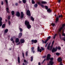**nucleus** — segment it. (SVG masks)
<instances>
[{"mask_svg":"<svg viewBox=\"0 0 65 65\" xmlns=\"http://www.w3.org/2000/svg\"><path fill=\"white\" fill-rule=\"evenodd\" d=\"M41 5L42 7L43 8L44 7V5Z\"/></svg>","mask_w":65,"mask_h":65,"instance_id":"obj_38","label":"nucleus"},{"mask_svg":"<svg viewBox=\"0 0 65 65\" xmlns=\"http://www.w3.org/2000/svg\"><path fill=\"white\" fill-rule=\"evenodd\" d=\"M51 38V36H49L47 39L45 40V41L44 42V43H46V42H47Z\"/></svg>","mask_w":65,"mask_h":65,"instance_id":"obj_8","label":"nucleus"},{"mask_svg":"<svg viewBox=\"0 0 65 65\" xmlns=\"http://www.w3.org/2000/svg\"><path fill=\"white\" fill-rule=\"evenodd\" d=\"M58 20H59V18H58V17H57L56 19V23H57V21H58Z\"/></svg>","mask_w":65,"mask_h":65,"instance_id":"obj_25","label":"nucleus"},{"mask_svg":"<svg viewBox=\"0 0 65 65\" xmlns=\"http://www.w3.org/2000/svg\"><path fill=\"white\" fill-rule=\"evenodd\" d=\"M47 11L48 12H50V13L51 12V10L50 9H48L47 10Z\"/></svg>","mask_w":65,"mask_h":65,"instance_id":"obj_22","label":"nucleus"},{"mask_svg":"<svg viewBox=\"0 0 65 65\" xmlns=\"http://www.w3.org/2000/svg\"><path fill=\"white\" fill-rule=\"evenodd\" d=\"M1 4L2 5H3V2H2Z\"/></svg>","mask_w":65,"mask_h":65,"instance_id":"obj_50","label":"nucleus"},{"mask_svg":"<svg viewBox=\"0 0 65 65\" xmlns=\"http://www.w3.org/2000/svg\"><path fill=\"white\" fill-rule=\"evenodd\" d=\"M10 16H8V20H10Z\"/></svg>","mask_w":65,"mask_h":65,"instance_id":"obj_41","label":"nucleus"},{"mask_svg":"<svg viewBox=\"0 0 65 65\" xmlns=\"http://www.w3.org/2000/svg\"><path fill=\"white\" fill-rule=\"evenodd\" d=\"M42 41L43 42V43H44V41L43 40H42Z\"/></svg>","mask_w":65,"mask_h":65,"instance_id":"obj_58","label":"nucleus"},{"mask_svg":"<svg viewBox=\"0 0 65 65\" xmlns=\"http://www.w3.org/2000/svg\"><path fill=\"white\" fill-rule=\"evenodd\" d=\"M24 62H25V63H26V60H24Z\"/></svg>","mask_w":65,"mask_h":65,"instance_id":"obj_53","label":"nucleus"},{"mask_svg":"<svg viewBox=\"0 0 65 65\" xmlns=\"http://www.w3.org/2000/svg\"><path fill=\"white\" fill-rule=\"evenodd\" d=\"M31 20L32 21H34V18H33L32 17H31Z\"/></svg>","mask_w":65,"mask_h":65,"instance_id":"obj_29","label":"nucleus"},{"mask_svg":"<svg viewBox=\"0 0 65 65\" xmlns=\"http://www.w3.org/2000/svg\"><path fill=\"white\" fill-rule=\"evenodd\" d=\"M5 21L6 22H7V19L5 20Z\"/></svg>","mask_w":65,"mask_h":65,"instance_id":"obj_61","label":"nucleus"},{"mask_svg":"<svg viewBox=\"0 0 65 65\" xmlns=\"http://www.w3.org/2000/svg\"><path fill=\"white\" fill-rule=\"evenodd\" d=\"M9 50H11V48H10L9 49Z\"/></svg>","mask_w":65,"mask_h":65,"instance_id":"obj_63","label":"nucleus"},{"mask_svg":"<svg viewBox=\"0 0 65 65\" xmlns=\"http://www.w3.org/2000/svg\"><path fill=\"white\" fill-rule=\"evenodd\" d=\"M54 42L55 41H53L52 42V45L50 46V45H51V43H49L47 46V49H48V50H50V51H51V50H52V48H53V45H54Z\"/></svg>","mask_w":65,"mask_h":65,"instance_id":"obj_1","label":"nucleus"},{"mask_svg":"<svg viewBox=\"0 0 65 65\" xmlns=\"http://www.w3.org/2000/svg\"><path fill=\"white\" fill-rule=\"evenodd\" d=\"M41 64L40 63V62H39L38 63V65H41Z\"/></svg>","mask_w":65,"mask_h":65,"instance_id":"obj_55","label":"nucleus"},{"mask_svg":"<svg viewBox=\"0 0 65 65\" xmlns=\"http://www.w3.org/2000/svg\"><path fill=\"white\" fill-rule=\"evenodd\" d=\"M12 41V43H14V41L13 40Z\"/></svg>","mask_w":65,"mask_h":65,"instance_id":"obj_52","label":"nucleus"},{"mask_svg":"<svg viewBox=\"0 0 65 65\" xmlns=\"http://www.w3.org/2000/svg\"><path fill=\"white\" fill-rule=\"evenodd\" d=\"M57 50V47H56L55 48H53L52 50V52H56Z\"/></svg>","mask_w":65,"mask_h":65,"instance_id":"obj_6","label":"nucleus"},{"mask_svg":"<svg viewBox=\"0 0 65 65\" xmlns=\"http://www.w3.org/2000/svg\"><path fill=\"white\" fill-rule=\"evenodd\" d=\"M24 14L23 12H21V18H23L24 17Z\"/></svg>","mask_w":65,"mask_h":65,"instance_id":"obj_11","label":"nucleus"},{"mask_svg":"<svg viewBox=\"0 0 65 65\" xmlns=\"http://www.w3.org/2000/svg\"><path fill=\"white\" fill-rule=\"evenodd\" d=\"M41 3L42 4H45V3H46V2L43 1V2H41Z\"/></svg>","mask_w":65,"mask_h":65,"instance_id":"obj_23","label":"nucleus"},{"mask_svg":"<svg viewBox=\"0 0 65 65\" xmlns=\"http://www.w3.org/2000/svg\"><path fill=\"white\" fill-rule=\"evenodd\" d=\"M31 41L32 42H34L35 43H36V42H37V40H31Z\"/></svg>","mask_w":65,"mask_h":65,"instance_id":"obj_14","label":"nucleus"},{"mask_svg":"<svg viewBox=\"0 0 65 65\" xmlns=\"http://www.w3.org/2000/svg\"><path fill=\"white\" fill-rule=\"evenodd\" d=\"M46 57V56H44V57H43V58H45Z\"/></svg>","mask_w":65,"mask_h":65,"instance_id":"obj_62","label":"nucleus"},{"mask_svg":"<svg viewBox=\"0 0 65 65\" xmlns=\"http://www.w3.org/2000/svg\"><path fill=\"white\" fill-rule=\"evenodd\" d=\"M32 4H34L35 3V2L33 0H32Z\"/></svg>","mask_w":65,"mask_h":65,"instance_id":"obj_34","label":"nucleus"},{"mask_svg":"<svg viewBox=\"0 0 65 65\" xmlns=\"http://www.w3.org/2000/svg\"><path fill=\"white\" fill-rule=\"evenodd\" d=\"M61 2V0H58V3H60Z\"/></svg>","mask_w":65,"mask_h":65,"instance_id":"obj_54","label":"nucleus"},{"mask_svg":"<svg viewBox=\"0 0 65 65\" xmlns=\"http://www.w3.org/2000/svg\"><path fill=\"white\" fill-rule=\"evenodd\" d=\"M5 1L6 3V5L8 4V0H5Z\"/></svg>","mask_w":65,"mask_h":65,"instance_id":"obj_28","label":"nucleus"},{"mask_svg":"<svg viewBox=\"0 0 65 65\" xmlns=\"http://www.w3.org/2000/svg\"><path fill=\"white\" fill-rule=\"evenodd\" d=\"M31 61L32 62L33 61V57L32 56L31 57Z\"/></svg>","mask_w":65,"mask_h":65,"instance_id":"obj_26","label":"nucleus"},{"mask_svg":"<svg viewBox=\"0 0 65 65\" xmlns=\"http://www.w3.org/2000/svg\"><path fill=\"white\" fill-rule=\"evenodd\" d=\"M8 29H7L5 30V33H7V32H8Z\"/></svg>","mask_w":65,"mask_h":65,"instance_id":"obj_33","label":"nucleus"},{"mask_svg":"<svg viewBox=\"0 0 65 65\" xmlns=\"http://www.w3.org/2000/svg\"><path fill=\"white\" fill-rule=\"evenodd\" d=\"M51 25H52V26H55V24L54 23H52Z\"/></svg>","mask_w":65,"mask_h":65,"instance_id":"obj_47","label":"nucleus"},{"mask_svg":"<svg viewBox=\"0 0 65 65\" xmlns=\"http://www.w3.org/2000/svg\"><path fill=\"white\" fill-rule=\"evenodd\" d=\"M6 11L8 13H10V12L9 11V8H6Z\"/></svg>","mask_w":65,"mask_h":65,"instance_id":"obj_17","label":"nucleus"},{"mask_svg":"<svg viewBox=\"0 0 65 65\" xmlns=\"http://www.w3.org/2000/svg\"><path fill=\"white\" fill-rule=\"evenodd\" d=\"M15 5H16V6L18 5V3H16L15 4Z\"/></svg>","mask_w":65,"mask_h":65,"instance_id":"obj_51","label":"nucleus"},{"mask_svg":"<svg viewBox=\"0 0 65 65\" xmlns=\"http://www.w3.org/2000/svg\"><path fill=\"white\" fill-rule=\"evenodd\" d=\"M22 54L23 57V58H24V53H22Z\"/></svg>","mask_w":65,"mask_h":65,"instance_id":"obj_46","label":"nucleus"},{"mask_svg":"<svg viewBox=\"0 0 65 65\" xmlns=\"http://www.w3.org/2000/svg\"><path fill=\"white\" fill-rule=\"evenodd\" d=\"M19 29L20 30V32H22V31H23V29L22 28H20Z\"/></svg>","mask_w":65,"mask_h":65,"instance_id":"obj_35","label":"nucleus"},{"mask_svg":"<svg viewBox=\"0 0 65 65\" xmlns=\"http://www.w3.org/2000/svg\"><path fill=\"white\" fill-rule=\"evenodd\" d=\"M22 36V33L20 32L19 34V35L18 36L19 38H20Z\"/></svg>","mask_w":65,"mask_h":65,"instance_id":"obj_15","label":"nucleus"},{"mask_svg":"<svg viewBox=\"0 0 65 65\" xmlns=\"http://www.w3.org/2000/svg\"><path fill=\"white\" fill-rule=\"evenodd\" d=\"M16 15L17 17H19L20 16V13L19 12H17L16 14Z\"/></svg>","mask_w":65,"mask_h":65,"instance_id":"obj_12","label":"nucleus"},{"mask_svg":"<svg viewBox=\"0 0 65 65\" xmlns=\"http://www.w3.org/2000/svg\"><path fill=\"white\" fill-rule=\"evenodd\" d=\"M60 17H61V18H62V15H59L58 17L59 18Z\"/></svg>","mask_w":65,"mask_h":65,"instance_id":"obj_40","label":"nucleus"},{"mask_svg":"<svg viewBox=\"0 0 65 65\" xmlns=\"http://www.w3.org/2000/svg\"><path fill=\"white\" fill-rule=\"evenodd\" d=\"M57 34H55V35H54L53 38V39H55L56 38V37L57 36Z\"/></svg>","mask_w":65,"mask_h":65,"instance_id":"obj_20","label":"nucleus"},{"mask_svg":"<svg viewBox=\"0 0 65 65\" xmlns=\"http://www.w3.org/2000/svg\"><path fill=\"white\" fill-rule=\"evenodd\" d=\"M5 24H3L2 26V28H5Z\"/></svg>","mask_w":65,"mask_h":65,"instance_id":"obj_19","label":"nucleus"},{"mask_svg":"<svg viewBox=\"0 0 65 65\" xmlns=\"http://www.w3.org/2000/svg\"><path fill=\"white\" fill-rule=\"evenodd\" d=\"M32 52H33V53H35V51H33Z\"/></svg>","mask_w":65,"mask_h":65,"instance_id":"obj_59","label":"nucleus"},{"mask_svg":"<svg viewBox=\"0 0 65 65\" xmlns=\"http://www.w3.org/2000/svg\"><path fill=\"white\" fill-rule=\"evenodd\" d=\"M50 57H51V55H50V54H48L47 55L46 59L47 60H48L50 59Z\"/></svg>","mask_w":65,"mask_h":65,"instance_id":"obj_7","label":"nucleus"},{"mask_svg":"<svg viewBox=\"0 0 65 65\" xmlns=\"http://www.w3.org/2000/svg\"><path fill=\"white\" fill-rule=\"evenodd\" d=\"M64 32V31H62V35L63 36H65V34L63 32Z\"/></svg>","mask_w":65,"mask_h":65,"instance_id":"obj_31","label":"nucleus"},{"mask_svg":"<svg viewBox=\"0 0 65 65\" xmlns=\"http://www.w3.org/2000/svg\"><path fill=\"white\" fill-rule=\"evenodd\" d=\"M41 48L40 49V47H39V46L38 47L37 49L38 52H42V51H44V49L43 48L41 47Z\"/></svg>","mask_w":65,"mask_h":65,"instance_id":"obj_3","label":"nucleus"},{"mask_svg":"<svg viewBox=\"0 0 65 65\" xmlns=\"http://www.w3.org/2000/svg\"><path fill=\"white\" fill-rule=\"evenodd\" d=\"M59 65H64L62 64V62H60V63Z\"/></svg>","mask_w":65,"mask_h":65,"instance_id":"obj_45","label":"nucleus"},{"mask_svg":"<svg viewBox=\"0 0 65 65\" xmlns=\"http://www.w3.org/2000/svg\"><path fill=\"white\" fill-rule=\"evenodd\" d=\"M20 42L21 43H23L25 42V40L23 39H21L20 40Z\"/></svg>","mask_w":65,"mask_h":65,"instance_id":"obj_13","label":"nucleus"},{"mask_svg":"<svg viewBox=\"0 0 65 65\" xmlns=\"http://www.w3.org/2000/svg\"><path fill=\"white\" fill-rule=\"evenodd\" d=\"M25 24L26 25L28 29H30L31 28V25L29 24V21H26L25 22Z\"/></svg>","mask_w":65,"mask_h":65,"instance_id":"obj_2","label":"nucleus"},{"mask_svg":"<svg viewBox=\"0 0 65 65\" xmlns=\"http://www.w3.org/2000/svg\"><path fill=\"white\" fill-rule=\"evenodd\" d=\"M26 14L28 16H30L31 14H30V11L29 10H27L26 12Z\"/></svg>","mask_w":65,"mask_h":65,"instance_id":"obj_5","label":"nucleus"},{"mask_svg":"<svg viewBox=\"0 0 65 65\" xmlns=\"http://www.w3.org/2000/svg\"><path fill=\"white\" fill-rule=\"evenodd\" d=\"M14 38V37H13L11 38L10 39L11 41H12L13 40Z\"/></svg>","mask_w":65,"mask_h":65,"instance_id":"obj_30","label":"nucleus"},{"mask_svg":"<svg viewBox=\"0 0 65 65\" xmlns=\"http://www.w3.org/2000/svg\"><path fill=\"white\" fill-rule=\"evenodd\" d=\"M45 60V59L43 61V62H44V61Z\"/></svg>","mask_w":65,"mask_h":65,"instance_id":"obj_60","label":"nucleus"},{"mask_svg":"<svg viewBox=\"0 0 65 65\" xmlns=\"http://www.w3.org/2000/svg\"><path fill=\"white\" fill-rule=\"evenodd\" d=\"M57 60L59 62H61L62 61V59L61 57H59L58 58Z\"/></svg>","mask_w":65,"mask_h":65,"instance_id":"obj_10","label":"nucleus"},{"mask_svg":"<svg viewBox=\"0 0 65 65\" xmlns=\"http://www.w3.org/2000/svg\"><path fill=\"white\" fill-rule=\"evenodd\" d=\"M22 1L24 3H26V0H22Z\"/></svg>","mask_w":65,"mask_h":65,"instance_id":"obj_27","label":"nucleus"},{"mask_svg":"<svg viewBox=\"0 0 65 65\" xmlns=\"http://www.w3.org/2000/svg\"><path fill=\"white\" fill-rule=\"evenodd\" d=\"M38 6V5H37V4H35V5H34V6L36 8V7H37Z\"/></svg>","mask_w":65,"mask_h":65,"instance_id":"obj_24","label":"nucleus"},{"mask_svg":"<svg viewBox=\"0 0 65 65\" xmlns=\"http://www.w3.org/2000/svg\"><path fill=\"white\" fill-rule=\"evenodd\" d=\"M8 23L9 25H10L11 23H10V21H8Z\"/></svg>","mask_w":65,"mask_h":65,"instance_id":"obj_42","label":"nucleus"},{"mask_svg":"<svg viewBox=\"0 0 65 65\" xmlns=\"http://www.w3.org/2000/svg\"><path fill=\"white\" fill-rule=\"evenodd\" d=\"M20 44V42H19L18 43H17V45H19V44Z\"/></svg>","mask_w":65,"mask_h":65,"instance_id":"obj_43","label":"nucleus"},{"mask_svg":"<svg viewBox=\"0 0 65 65\" xmlns=\"http://www.w3.org/2000/svg\"><path fill=\"white\" fill-rule=\"evenodd\" d=\"M26 56H28V51H27L26 52Z\"/></svg>","mask_w":65,"mask_h":65,"instance_id":"obj_39","label":"nucleus"},{"mask_svg":"<svg viewBox=\"0 0 65 65\" xmlns=\"http://www.w3.org/2000/svg\"><path fill=\"white\" fill-rule=\"evenodd\" d=\"M19 42V39L18 38H16V39L15 42L18 43Z\"/></svg>","mask_w":65,"mask_h":65,"instance_id":"obj_16","label":"nucleus"},{"mask_svg":"<svg viewBox=\"0 0 65 65\" xmlns=\"http://www.w3.org/2000/svg\"><path fill=\"white\" fill-rule=\"evenodd\" d=\"M37 3H38V4H39V5H41V2H40L39 1V2H38Z\"/></svg>","mask_w":65,"mask_h":65,"instance_id":"obj_32","label":"nucleus"},{"mask_svg":"<svg viewBox=\"0 0 65 65\" xmlns=\"http://www.w3.org/2000/svg\"><path fill=\"white\" fill-rule=\"evenodd\" d=\"M19 3H22V2L21 1H19Z\"/></svg>","mask_w":65,"mask_h":65,"instance_id":"obj_56","label":"nucleus"},{"mask_svg":"<svg viewBox=\"0 0 65 65\" xmlns=\"http://www.w3.org/2000/svg\"><path fill=\"white\" fill-rule=\"evenodd\" d=\"M18 63H20V57H18Z\"/></svg>","mask_w":65,"mask_h":65,"instance_id":"obj_18","label":"nucleus"},{"mask_svg":"<svg viewBox=\"0 0 65 65\" xmlns=\"http://www.w3.org/2000/svg\"><path fill=\"white\" fill-rule=\"evenodd\" d=\"M11 13L12 15H14V11H11Z\"/></svg>","mask_w":65,"mask_h":65,"instance_id":"obj_21","label":"nucleus"},{"mask_svg":"<svg viewBox=\"0 0 65 65\" xmlns=\"http://www.w3.org/2000/svg\"><path fill=\"white\" fill-rule=\"evenodd\" d=\"M59 36L60 37H61V34H59Z\"/></svg>","mask_w":65,"mask_h":65,"instance_id":"obj_57","label":"nucleus"},{"mask_svg":"<svg viewBox=\"0 0 65 65\" xmlns=\"http://www.w3.org/2000/svg\"><path fill=\"white\" fill-rule=\"evenodd\" d=\"M54 59L53 58H51L50 59L51 61L49 62V64L48 65H53V64L54 63V62L53 61Z\"/></svg>","mask_w":65,"mask_h":65,"instance_id":"obj_4","label":"nucleus"},{"mask_svg":"<svg viewBox=\"0 0 65 65\" xmlns=\"http://www.w3.org/2000/svg\"><path fill=\"white\" fill-rule=\"evenodd\" d=\"M45 7L46 9H47L48 8V7H47V6H45Z\"/></svg>","mask_w":65,"mask_h":65,"instance_id":"obj_44","label":"nucleus"},{"mask_svg":"<svg viewBox=\"0 0 65 65\" xmlns=\"http://www.w3.org/2000/svg\"><path fill=\"white\" fill-rule=\"evenodd\" d=\"M47 44H48V43H47L45 45V47H46L47 46Z\"/></svg>","mask_w":65,"mask_h":65,"instance_id":"obj_49","label":"nucleus"},{"mask_svg":"<svg viewBox=\"0 0 65 65\" xmlns=\"http://www.w3.org/2000/svg\"><path fill=\"white\" fill-rule=\"evenodd\" d=\"M2 18L1 17H0V27H1L2 25Z\"/></svg>","mask_w":65,"mask_h":65,"instance_id":"obj_9","label":"nucleus"},{"mask_svg":"<svg viewBox=\"0 0 65 65\" xmlns=\"http://www.w3.org/2000/svg\"><path fill=\"white\" fill-rule=\"evenodd\" d=\"M58 49L59 50H61V47H58Z\"/></svg>","mask_w":65,"mask_h":65,"instance_id":"obj_37","label":"nucleus"},{"mask_svg":"<svg viewBox=\"0 0 65 65\" xmlns=\"http://www.w3.org/2000/svg\"><path fill=\"white\" fill-rule=\"evenodd\" d=\"M32 51H33L34 50V47H32L31 48Z\"/></svg>","mask_w":65,"mask_h":65,"instance_id":"obj_48","label":"nucleus"},{"mask_svg":"<svg viewBox=\"0 0 65 65\" xmlns=\"http://www.w3.org/2000/svg\"><path fill=\"white\" fill-rule=\"evenodd\" d=\"M56 55H57V56H59L60 55V53H56Z\"/></svg>","mask_w":65,"mask_h":65,"instance_id":"obj_36","label":"nucleus"}]
</instances>
